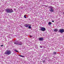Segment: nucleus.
Listing matches in <instances>:
<instances>
[{"label": "nucleus", "instance_id": "nucleus-3", "mask_svg": "<svg viewBox=\"0 0 64 64\" xmlns=\"http://www.w3.org/2000/svg\"><path fill=\"white\" fill-rule=\"evenodd\" d=\"M49 11L51 12H53L54 11V7H53L52 6H50L49 7Z\"/></svg>", "mask_w": 64, "mask_h": 64}, {"label": "nucleus", "instance_id": "nucleus-15", "mask_svg": "<svg viewBox=\"0 0 64 64\" xmlns=\"http://www.w3.org/2000/svg\"><path fill=\"white\" fill-rule=\"evenodd\" d=\"M26 15H24V18H26Z\"/></svg>", "mask_w": 64, "mask_h": 64}, {"label": "nucleus", "instance_id": "nucleus-19", "mask_svg": "<svg viewBox=\"0 0 64 64\" xmlns=\"http://www.w3.org/2000/svg\"><path fill=\"white\" fill-rule=\"evenodd\" d=\"M1 46V47H2V46H3V45H1V46Z\"/></svg>", "mask_w": 64, "mask_h": 64}, {"label": "nucleus", "instance_id": "nucleus-16", "mask_svg": "<svg viewBox=\"0 0 64 64\" xmlns=\"http://www.w3.org/2000/svg\"><path fill=\"white\" fill-rule=\"evenodd\" d=\"M42 62L44 63H45V60L43 61H42Z\"/></svg>", "mask_w": 64, "mask_h": 64}, {"label": "nucleus", "instance_id": "nucleus-11", "mask_svg": "<svg viewBox=\"0 0 64 64\" xmlns=\"http://www.w3.org/2000/svg\"><path fill=\"white\" fill-rule=\"evenodd\" d=\"M18 56H20V57H24V56H21L19 55H18Z\"/></svg>", "mask_w": 64, "mask_h": 64}, {"label": "nucleus", "instance_id": "nucleus-10", "mask_svg": "<svg viewBox=\"0 0 64 64\" xmlns=\"http://www.w3.org/2000/svg\"><path fill=\"white\" fill-rule=\"evenodd\" d=\"M48 25H51L52 24V23L50 22L48 23Z\"/></svg>", "mask_w": 64, "mask_h": 64}, {"label": "nucleus", "instance_id": "nucleus-8", "mask_svg": "<svg viewBox=\"0 0 64 64\" xmlns=\"http://www.w3.org/2000/svg\"><path fill=\"white\" fill-rule=\"evenodd\" d=\"M30 25V24H24V26L26 27H28V26H29Z\"/></svg>", "mask_w": 64, "mask_h": 64}, {"label": "nucleus", "instance_id": "nucleus-2", "mask_svg": "<svg viewBox=\"0 0 64 64\" xmlns=\"http://www.w3.org/2000/svg\"><path fill=\"white\" fill-rule=\"evenodd\" d=\"M4 54H6V55H9L10 54H11V52L10 50H7L6 51V52L4 53Z\"/></svg>", "mask_w": 64, "mask_h": 64}, {"label": "nucleus", "instance_id": "nucleus-21", "mask_svg": "<svg viewBox=\"0 0 64 64\" xmlns=\"http://www.w3.org/2000/svg\"><path fill=\"white\" fill-rule=\"evenodd\" d=\"M52 22H54V20H52Z\"/></svg>", "mask_w": 64, "mask_h": 64}, {"label": "nucleus", "instance_id": "nucleus-13", "mask_svg": "<svg viewBox=\"0 0 64 64\" xmlns=\"http://www.w3.org/2000/svg\"><path fill=\"white\" fill-rule=\"evenodd\" d=\"M31 28H32L31 26H28V28H29V29H31Z\"/></svg>", "mask_w": 64, "mask_h": 64}, {"label": "nucleus", "instance_id": "nucleus-9", "mask_svg": "<svg viewBox=\"0 0 64 64\" xmlns=\"http://www.w3.org/2000/svg\"><path fill=\"white\" fill-rule=\"evenodd\" d=\"M54 32H57L58 31V30L57 29H55L54 30Z\"/></svg>", "mask_w": 64, "mask_h": 64}, {"label": "nucleus", "instance_id": "nucleus-1", "mask_svg": "<svg viewBox=\"0 0 64 64\" xmlns=\"http://www.w3.org/2000/svg\"><path fill=\"white\" fill-rule=\"evenodd\" d=\"M6 11L7 13H12L13 12V10H12V9H9V8H7L6 9Z\"/></svg>", "mask_w": 64, "mask_h": 64}, {"label": "nucleus", "instance_id": "nucleus-6", "mask_svg": "<svg viewBox=\"0 0 64 64\" xmlns=\"http://www.w3.org/2000/svg\"><path fill=\"white\" fill-rule=\"evenodd\" d=\"M59 32L61 33H62L64 32V30L63 29H60L59 30Z\"/></svg>", "mask_w": 64, "mask_h": 64}, {"label": "nucleus", "instance_id": "nucleus-7", "mask_svg": "<svg viewBox=\"0 0 64 64\" xmlns=\"http://www.w3.org/2000/svg\"><path fill=\"white\" fill-rule=\"evenodd\" d=\"M43 38H39V40L40 41H43Z\"/></svg>", "mask_w": 64, "mask_h": 64}, {"label": "nucleus", "instance_id": "nucleus-12", "mask_svg": "<svg viewBox=\"0 0 64 64\" xmlns=\"http://www.w3.org/2000/svg\"><path fill=\"white\" fill-rule=\"evenodd\" d=\"M53 53H54V55L56 54V52H54Z\"/></svg>", "mask_w": 64, "mask_h": 64}, {"label": "nucleus", "instance_id": "nucleus-5", "mask_svg": "<svg viewBox=\"0 0 64 64\" xmlns=\"http://www.w3.org/2000/svg\"><path fill=\"white\" fill-rule=\"evenodd\" d=\"M40 30L42 31H45L46 30V28L44 27L40 26Z\"/></svg>", "mask_w": 64, "mask_h": 64}, {"label": "nucleus", "instance_id": "nucleus-22", "mask_svg": "<svg viewBox=\"0 0 64 64\" xmlns=\"http://www.w3.org/2000/svg\"><path fill=\"white\" fill-rule=\"evenodd\" d=\"M63 13L64 14V12H63Z\"/></svg>", "mask_w": 64, "mask_h": 64}, {"label": "nucleus", "instance_id": "nucleus-18", "mask_svg": "<svg viewBox=\"0 0 64 64\" xmlns=\"http://www.w3.org/2000/svg\"><path fill=\"white\" fill-rule=\"evenodd\" d=\"M30 37H32V36H30Z\"/></svg>", "mask_w": 64, "mask_h": 64}, {"label": "nucleus", "instance_id": "nucleus-20", "mask_svg": "<svg viewBox=\"0 0 64 64\" xmlns=\"http://www.w3.org/2000/svg\"><path fill=\"white\" fill-rule=\"evenodd\" d=\"M14 11H16V9H14Z\"/></svg>", "mask_w": 64, "mask_h": 64}, {"label": "nucleus", "instance_id": "nucleus-17", "mask_svg": "<svg viewBox=\"0 0 64 64\" xmlns=\"http://www.w3.org/2000/svg\"><path fill=\"white\" fill-rule=\"evenodd\" d=\"M40 48H42V46H40Z\"/></svg>", "mask_w": 64, "mask_h": 64}, {"label": "nucleus", "instance_id": "nucleus-14", "mask_svg": "<svg viewBox=\"0 0 64 64\" xmlns=\"http://www.w3.org/2000/svg\"><path fill=\"white\" fill-rule=\"evenodd\" d=\"M14 51H15L16 52H19L18 51V50H14Z\"/></svg>", "mask_w": 64, "mask_h": 64}, {"label": "nucleus", "instance_id": "nucleus-4", "mask_svg": "<svg viewBox=\"0 0 64 64\" xmlns=\"http://www.w3.org/2000/svg\"><path fill=\"white\" fill-rule=\"evenodd\" d=\"M14 43L15 44H16V45H21L22 44V42H14Z\"/></svg>", "mask_w": 64, "mask_h": 64}]
</instances>
